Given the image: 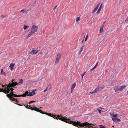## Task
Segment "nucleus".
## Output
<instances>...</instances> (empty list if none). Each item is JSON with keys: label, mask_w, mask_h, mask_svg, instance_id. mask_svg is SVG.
<instances>
[{"label": "nucleus", "mask_w": 128, "mask_h": 128, "mask_svg": "<svg viewBox=\"0 0 128 128\" xmlns=\"http://www.w3.org/2000/svg\"><path fill=\"white\" fill-rule=\"evenodd\" d=\"M14 90L12 88H10V90H11V92L10 94H8L6 95L7 96H10V95H12L14 97H20V96L25 97L26 96H32L34 95L36 93L35 92H30L28 91L26 92L25 93L23 94L18 95L17 94H14V92L13 90Z\"/></svg>", "instance_id": "obj_1"}, {"label": "nucleus", "mask_w": 128, "mask_h": 128, "mask_svg": "<svg viewBox=\"0 0 128 128\" xmlns=\"http://www.w3.org/2000/svg\"><path fill=\"white\" fill-rule=\"evenodd\" d=\"M52 117L54 119H59L64 122L69 123L70 124H72L73 125H74L77 123H79L78 122H76V121H72L69 118H66L62 116L60 117V116L58 115L56 116V115H54V116H53Z\"/></svg>", "instance_id": "obj_2"}, {"label": "nucleus", "mask_w": 128, "mask_h": 128, "mask_svg": "<svg viewBox=\"0 0 128 128\" xmlns=\"http://www.w3.org/2000/svg\"><path fill=\"white\" fill-rule=\"evenodd\" d=\"M78 122L79 123H78L74 125V126L78 127V126H80V127H84L86 126L85 128H96L95 125L92 124H89L87 122H84L82 123H81L77 121L76 122Z\"/></svg>", "instance_id": "obj_3"}, {"label": "nucleus", "mask_w": 128, "mask_h": 128, "mask_svg": "<svg viewBox=\"0 0 128 128\" xmlns=\"http://www.w3.org/2000/svg\"><path fill=\"white\" fill-rule=\"evenodd\" d=\"M38 28V26H36L35 25H32V27L30 32L29 33L27 38L30 36L31 35L37 31Z\"/></svg>", "instance_id": "obj_4"}, {"label": "nucleus", "mask_w": 128, "mask_h": 128, "mask_svg": "<svg viewBox=\"0 0 128 128\" xmlns=\"http://www.w3.org/2000/svg\"><path fill=\"white\" fill-rule=\"evenodd\" d=\"M126 87V86H123L119 87L118 86H116L113 88L114 90L116 92L120 93L122 92V90Z\"/></svg>", "instance_id": "obj_5"}, {"label": "nucleus", "mask_w": 128, "mask_h": 128, "mask_svg": "<svg viewBox=\"0 0 128 128\" xmlns=\"http://www.w3.org/2000/svg\"><path fill=\"white\" fill-rule=\"evenodd\" d=\"M29 107H30L29 109H30L31 110H34L37 112H40L42 114H44V112H43L41 110H40L38 108H36L35 107H34V108H30V106H29Z\"/></svg>", "instance_id": "obj_6"}, {"label": "nucleus", "mask_w": 128, "mask_h": 128, "mask_svg": "<svg viewBox=\"0 0 128 128\" xmlns=\"http://www.w3.org/2000/svg\"><path fill=\"white\" fill-rule=\"evenodd\" d=\"M6 86H7L6 88H4V93L6 94L9 93L10 91V88L8 85L6 84Z\"/></svg>", "instance_id": "obj_7"}, {"label": "nucleus", "mask_w": 128, "mask_h": 128, "mask_svg": "<svg viewBox=\"0 0 128 128\" xmlns=\"http://www.w3.org/2000/svg\"><path fill=\"white\" fill-rule=\"evenodd\" d=\"M61 55L60 54H57L55 64H56L58 63L61 58Z\"/></svg>", "instance_id": "obj_8"}, {"label": "nucleus", "mask_w": 128, "mask_h": 128, "mask_svg": "<svg viewBox=\"0 0 128 128\" xmlns=\"http://www.w3.org/2000/svg\"><path fill=\"white\" fill-rule=\"evenodd\" d=\"M18 84L16 82H12V83H10L9 84H8L9 86L10 87H14V86H16Z\"/></svg>", "instance_id": "obj_9"}, {"label": "nucleus", "mask_w": 128, "mask_h": 128, "mask_svg": "<svg viewBox=\"0 0 128 128\" xmlns=\"http://www.w3.org/2000/svg\"><path fill=\"white\" fill-rule=\"evenodd\" d=\"M38 50H36L35 51L34 50V48H32V51L30 52V54H33L34 55L36 54L38 52Z\"/></svg>", "instance_id": "obj_10"}, {"label": "nucleus", "mask_w": 128, "mask_h": 128, "mask_svg": "<svg viewBox=\"0 0 128 128\" xmlns=\"http://www.w3.org/2000/svg\"><path fill=\"white\" fill-rule=\"evenodd\" d=\"M100 3L98 4L96 6V7L95 8L94 10H93L92 12V13H94L95 12L98 10L99 6H100Z\"/></svg>", "instance_id": "obj_11"}, {"label": "nucleus", "mask_w": 128, "mask_h": 128, "mask_svg": "<svg viewBox=\"0 0 128 128\" xmlns=\"http://www.w3.org/2000/svg\"><path fill=\"white\" fill-rule=\"evenodd\" d=\"M14 64L12 63L10 64L9 67L10 68V70H12L14 69Z\"/></svg>", "instance_id": "obj_12"}, {"label": "nucleus", "mask_w": 128, "mask_h": 128, "mask_svg": "<svg viewBox=\"0 0 128 128\" xmlns=\"http://www.w3.org/2000/svg\"><path fill=\"white\" fill-rule=\"evenodd\" d=\"M9 98H10V99L12 100L15 101L16 99L12 97V95H10V96H7Z\"/></svg>", "instance_id": "obj_13"}, {"label": "nucleus", "mask_w": 128, "mask_h": 128, "mask_svg": "<svg viewBox=\"0 0 128 128\" xmlns=\"http://www.w3.org/2000/svg\"><path fill=\"white\" fill-rule=\"evenodd\" d=\"M110 115L112 117V118H115L117 116H118V114H113L112 113L110 114Z\"/></svg>", "instance_id": "obj_14"}, {"label": "nucleus", "mask_w": 128, "mask_h": 128, "mask_svg": "<svg viewBox=\"0 0 128 128\" xmlns=\"http://www.w3.org/2000/svg\"><path fill=\"white\" fill-rule=\"evenodd\" d=\"M104 27V25H103L102 26H101L100 30V32L101 33L102 32H103V29Z\"/></svg>", "instance_id": "obj_15"}, {"label": "nucleus", "mask_w": 128, "mask_h": 128, "mask_svg": "<svg viewBox=\"0 0 128 128\" xmlns=\"http://www.w3.org/2000/svg\"><path fill=\"white\" fill-rule=\"evenodd\" d=\"M23 80L22 79H21L20 80L19 82L18 83V84L20 85L22 84L23 83Z\"/></svg>", "instance_id": "obj_16"}, {"label": "nucleus", "mask_w": 128, "mask_h": 128, "mask_svg": "<svg viewBox=\"0 0 128 128\" xmlns=\"http://www.w3.org/2000/svg\"><path fill=\"white\" fill-rule=\"evenodd\" d=\"M80 18L79 17L77 18L76 20V22H78L80 21Z\"/></svg>", "instance_id": "obj_17"}, {"label": "nucleus", "mask_w": 128, "mask_h": 128, "mask_svg": "<svg viewBox=\"0 0 128 128\" xmlns=\"http://www.w3.org/2000/svg\"><path fill=\"white\" fill-rule=\"evenodd\" d=\"M112 120L114 122H116L117 121V118H112Z\"/></svg>", "instance_id": "obj_18"}, {"label": "nucleus", "mask_w": 128, "mask_h": 128, "mask_svg": "<svg viewBox=\"0 0 128 128\" xmlns=\"http://www.w3.org/2000/svg\"><path fill=\"white\" fill-rule=\"evenodd\" d=\"M76 86V84L74 83L72 84L71 88L74 89Z\"/></svg>", "instance_id": "obj_19"}, {"label": "nucleus", "mask_w": 128, "mask_h": 128, "mask_svg": "<svg viewBox=\"0 0 128 128\" xmlns=\"http://www.w3.org/2000/svg\"><path fill=\"white\" fill-rule=\"evenodd\" d=\"M28 28V26H26L24 25V30H26V28Z\"/></svg>", "instance_id": "obj_20"}, {"label": "nucleus", "mask_w": 128, "mask_h": 128, "mask_svg": "<svg viewBox=\"0 0 128 128\" xmlns=\"http://www.w3.org/2000/svg\"><path fill=\"white\" fill-rule=\"evenodd\" d=\"M20 12H22L23 13H26V11L24 10H21Z\"/></svg>", "instance_id": "obj_21"}, {"label": "nucleus", "mask_w": 128, "mask_h": 128, "mask_svg": "<svg viewBox=\"0 0 128 128\" xmlns=\"http://www.w3.org/2000/svg\"><path fill=\"white\" fill-rule=\"evenodd\" d=\"M0 73L1 74H4L5 76L6 75V73L4 72H3V69H2Z\"/></svg>", "instance_id": "obj_22"}, {"label": "nucleus", "mask_w": 128, "mask_h": 128, "mask_svg": "<svg viewBox=\"0 0 128 128\" xmlns=\"http://www.w3.org/2000/svg\"><path fill=\"white\" fill-rule=\"evenodd\" d=\"M4 89H3V88H0V92H4Z\"/></svg>", "instance_id": "obj_23"}, {"label": "nucleus", "mask_w": 128, "mask_h": 128, "mask_svg": "<svg viewBox=\"0 0 128 128\" xmlns=\"http://www.w3.org/2000/svg\"><path fill=\"white\" fill-rule=\"evenodd\" d=\"M99 90V88L98 87H97V88H96L95 89V90H95L96 91V92H97V91H98Z\"/></svg>", "instance_id": "obj_24"}, {"label": "nucleus", "mask_w": 128, "mask_h": 128, "mask_svg": "<svg viewBox=\"0 0 128 128\" xmlns=\"http://www.w3.org/2000/svg\"><path fill=\"white\" fill-rule=\"evenodd\" d=\"M96 92V91L95 90H94L93 91V92H90V94H94V93H95V92Z\"/></svg>", "instance_id": "obj_25"}, {"label": "nucleus", "mask_w": 128, "mask_h": 128, "mask_svg": "<svg viewBox=\"0 0 128 128\" xmlns=\"http://www.w3.org/2000/svg\"><path fill=\"white\" fill-rule=\"evenodd\" d=\"M102 4H101L100 6V7H99L98 9L101 10V8H102Z\"/></svg>", "instance_id": "obj_26"}, {"label": "nucleus", "mask_w": 128, "mask_h": 128, "mask_svg": "<svg viewBox=\"0 0 128 128\" xmlns=\"http://www.w3.org/2000/svg\"><path fill=\"white\" fill-rule=\"evenodd\" d=\"M88 37V34L86 35V38L84 40L85 41H86L87 40V38Z\"/></svg>", "instance_id": "obj_27"}, {"label": "nucleus", "mask_w": 128, "mask_h": 128, "mask_svg": "<svg viewBox=\"0 0 128 128\" xmlns=\"http://www.w3.org/2000/svg\"><path fill=\"white\" fill-rule=\"evenodd\" d=\"M107 35L106 34H105V35H104V39L106 38L107 37Z\"/></svg>", "instance_id": "obj_28"}, {"label": "nucleus", "mask_w": 128, "mask_h": 128, "mask_svg": "<svg viewBox=\"0 0 128 128\" xmlns=\"http://www.w3.org/2000/svg\"><path fill=\"white\" fill-rule=\"evenodd\" d=\"M100 10L98 9V10L96 12L97 14H99L100 13Z\"/></svg>", "instance_id": "obj_29"}, {"label": "nucleus", "mask_w": 128, "mask_h": 128, "mask_svg": "<svg viewBox=\"0 0 128 128\" xmlns=\"http://www.w3.org/2000/svg\"><path fill=\"white\" fill-rule=\"evenodd\" d=\"M57 6H56L54 8H53V9L54 10V11H55V10H56V8L57 7Z\"/></svg>", "instance_id": "obj_30"}, {"label": "nucleus", "mask_w": 128, "mask_h": 128, "mask_svg": "<svg viewBox=\"0 0 128 128\" xmlns=\"http://www.w3.org/2000/svg\"><path fill=\"white\" fill-rule=\"evenodd\" d=\"M29 105H28V104H27L26 106V108L28 109H29L30 107H29Z\"/></svg>", "instance_id": "obj_31"}, {"label": "nucleus", "mask_w": 128, "mask_h": 128, "mask_svg": "<svg viewBox=\"0 0 128 128\" xmlns=\"http://www.w3.org/2000/svg\"><path fill=\"white\" fill-rule=\"evenodd\" d=\"M48 114V116L51 117H53V115L52 114Z\"/></svg>", "instance_id": "obj_32"}, {"label": "nucleus", "mask_w": 128, "mask_h": 128, "mask_svg": "<svg viewBox=\"0 0 128 128\" xmlns=\"http://www.w3.org/2000/svg\"><path fill=\"white\" fill-rule=\"evenodd\" d=\"M42 54V52H39L38 54V55H39V54L41 55V54Z\"/></svg>", "instance_id": "obj_33"}, {"label": "nucleus", "mask_w": 128, "mask_h": 128, "mask_svg": "<svg viewBox=\"0 0 128 128\" xmlns=\"http://www.w3.org/2000/svg\"><path fill=\"white\" fill-rule=\"evenodd\" d=\"M98 62H97V63H96V64L95 65V66H94V67H95V68H96V66L98 65Z\"/></svg>", "instance_id": "obj_34"}, {"label": "nucleus", "mask_w": 128, "mask_h": 128, "mask_svg": "<svg viewBox=\"0 0 128 128\" xmlns=\"http://www.w3.org/2000/svg\"><path fill=\"white\" fill-rule=\"evenodd\" d=\"M86 72H85L83 74H82V75H80L82 76H84L85 74H86Z\"/></svg>", "instance_id": "obj_35"}, {"label": "nucleus", "mask_w": 128, "mask_h": 128, "mask_svg": "<svg viewBox=\"0 0 128 128\" xmlns=\"http://www.w3.org/2000/svg\"><path fill=\"white\" fill-rule=\"evenodd\" d=\"M83 47H84L83 46H82V47L81 49L80 52H81L82 51V50L83 49Z\"/></svg>", "instance_id": "obj_36"}, {"label": "nucleus", "mask_w": 128, "mask_h": 128, "mask_svg": "<svg viewBox=\"0 0 128 128\" xmlns=\"http://www.w3.org/2000/svg\"><path fill=\"white\" fill-rule=\"evenodd\" d=\"M74 89L73 88H71V90H71V93L72 92L73 90Z\"/></svg>", "instance_id": "obj_37"}, {"label": "nucleus", "mask_w": 128, "mask_h": 128, "mask_svg": "<svg viewBox=\"0 0 128 128\" xmlns=\"http://www.w3.org/2000/svg\"><path fill=\"white\" fill-rule=\"evenodd\" d=\"M96 68L95 67H94L92 69L90 70H92L94 69H95Z\"/></svg>", "instance_id": "obj_38"}, {"label": "nucleus", "mask_w": 128, "mask_h": 128, "mask_svg": "<svg viewBox=\"0 0 128 128\" xmlns=\"http://www.w3.org/2000/svg\"><path fill=\"white\" fill-rule=\"evenodd\" d=\"M117 121L118 122H120V120L119 118H117Z\"/></svg>", "instance_id": "obj_39"}, {"label": "nucleus", "mask_w": 128, "mask_h": 128, "mask_svg": "<svg viewBox=\"0 0 128 128\" xmlns=\"http://www.w3.org/2000/svg\"><path fill=\"white\" fill-rule=\"evenodd\" d=\"M2 86L3 87H4L5 88H6V86L4 85H2Z\"/></svg>", "instance_id": "obj_40"}, {"label": "nucleus", "mask_w": 128, "mask_h": 128, "mask_svg": "<svg viewBox=\"0 0 128 128\" xmlns=\"http://www.w3.org/2000/svg\"><path fill=\"white\" fill-rule=\"evenodd\" d=\"M98 112L99 113H101V112L102 111V110H98Z\"/></svg>", "instance_id": "obj_41"}, {"label": "nucleus", "mask_w": 128, "mask_h": 128, "mask_svg": "<svg viewBox=\"0 0 128 128\" xmlns=\"http://www.w3.org/2000/svg\"><path fill=\"white\" fill-rule=\"evenodd\" d=\"M5 16H4V15H2L1 16V17L2 18H4L5 17Z\"/></svg>", "instance_id": "obj_42"}, {"label": "nucleus", "mask_w": 128, "mask_h": 128, "mask_svg": "<svg viewBox=\"0 0 128 128\" xmlns=\"http://www.w3.org/2000/svg\"><path fill=\"white\" fill-rule=\"evenodd\" d=\"M15 101L17 102H19L18 101V100H17V99H16V100Z\"/></svg>", "instance_id": "obj_43"}, {"label": "nucleus", "mask_w": 128, "mask_h": 128, "mask_svg": "<svg viewBox=\"0 0 128 128\" xmlns=\"http://www.w3.org/2000/svg\"><path fill=\"white\" fill-rule=\"evenodd\" d=\"M44 114H46V115H48V114H48V113H47V112H46L45 113H44Z\"/></svg>", "instance_id": "obj_44"}, {"label": "nucleus", "mask_w": 128, "mask_h": 128, "mask_svg": "<svg viewBox=\"0 0 128 128\" xmlns=\"http://www.w3.org/2000/svg\"><path fill=\"white\" fill-rule=\"evenodd\" d=\"M35 101H31L29 103V104H30L31 102H34Z\"/></svg>", "instance_id": "obj_45"}, {"label": "nucleus", "mask_w": 128, "mask_h": 128, "mask_svg": "<svg viewBox=\"0 0 128 128\" xmlns=\"http://www.w3.org/2000/svg\"><path fill=\"white\" fill-rule=\"evenodd\" d=\"M47 90L46 89H45V90H44V92H46V91Z\"/></svg>", "instance_id": "obj_46"}, {"label": "nucleus", "mask_w": 128, "mask_h": 128, "mask_svg": "<svg viewBox=\"0 0 128 128\" xmlns=\"http://www.w3.org/2000/svg\"><path fill=\"white\" fill-rule=\"evenodd\" d=\"M18 104V105H19V106H21L20 104Z\"/></svg>", "instance_id": "obj_47"}, {"label": "nucleus", "mask_w": 128, "mask_h": 128, "mask_svg": "<svg viewBox=\"0 0 128 128\" xmlns=\"http://www.w3.org/2000/svg\"><path fill=\"white\" fill-rule=\"evenodd\" d=\"M14 79L13 80H12V82H14Z\"/></svg>", "instance_id": "obj_48"}, {"label": "nucleus", "mask_w": 128, "mask_h": 128, "mask_svg": "<svg viewBox=\"0 0 128 128\" xmlns=\"http://www.w3.org/2000/svg\"><path fill=\"white\" fill-rule=\"evenodd\" d=\"M48 88V87H47L46 88V90H47V89Z\"/></svg>", "instance_id": "obj_49"}, {"label": "nucleus", "mask_w": 128, "mask_h": 128, "mask_svg": "<svg viewBox=\"0 0 128 128\" xmlns=\"http://www.w3.org/2000/svg\"><path fill=\"white\" fill-rule=\"evenodd\" d=\"M36 90H34V91H32V92H33L34 91H36Z\"/></svg>", "instance_id": "obj_50"}, {"label": "nucleus", "mask_w": 128, "mask_h": 128, "mask_svg": "<svg viewBox=\"0 0 128 128\" xmlns=\"http://www.w3.org/2000/svg\"><path fill=\"white\" fill-rule=\"evenodd\" d=\"M106 22H103V24H104Z\"/></svg>", "instance_id": "obj_51"}, {"label": "nucleus", "mask_w": 128, "mask_h": 128, "mask_svg": "<svg viewBox=\"0 0 128 128\" xmlns=\"http://www.w3.org/2000/svg\"><path fill=\"white\" fill-rule=\"evenodd\" d=\"M78 128H79V127H78ZM84 128H85V127H84Z\"/></svg>", "instance_id": "obj_52"}, {"label": "nucleus", "mask_w": 128, "mask_h": 128, "mask_svg": "<svg viewBox=\"0 0 128 128\" xmlns=\"http://www.w3.org/2000/svg\"><path fill=\"white\" fill-rule=\"evenodd\" d=\"M42 108L41 107H40V109H42Z\"/></svg>", "instance_id": "obj_53"}, {"label": "nucleus", "mask_w": 128, "mask_h": 128, "mask_svg": "<svg viewBox=\"0 0 128 128\" xmlns=\"http://www.w3.org/2000/svg\"><path fill=\"white\" fill-rule=\"evenodd\" d=\"M83 41H84V40H82V42H83Z\"/></svg>", "instance_id": "obj_54"}, {"label": "nucleus", "mask_w": 128, "mask_h": 128, "mask_svg": "<svg viewBox=\"0 0 128 128\" xmlns=\"http://www.w3.org/2000/svg\"><path fill=\"white\" fill-rule=\"evenodd\" d=\"M83 76H82V78H83Z\"/></svg>", "instance_id": "obj_55"}, {"label": "nucleus", "mask_w": 128, "mask_h": 128, "mask_svg": "<svg viewBox=\"0 0 128 128\" xmlns=\"http://www.w3.org/2000/svg\"><path fill=\"white\" fill-rule=\"evenodd\" d=\"M127 18L128 19V16Z\"/></svg>", "instance_id": "obj_56"}, {"label": "nucleus", "mask_w": 128, "mask_h": 128, "mask_svg": "<svg viewBox=\"0 0 128 128\" xmlns=\"http://www.w3.org/2000/svg\"><path fill=\"white\" fill-rule=\"evenodd\" d=\"M0 84H1V83H0Z\"/></svg>", "instance_id": "obj_57"}]
</instances>
